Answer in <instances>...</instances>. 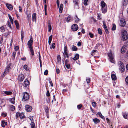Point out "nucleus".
Here are the masks:
<instances>
[{
	"label": "nucleus",
	"mask_w": 128,
	"mask_h": 128,
	"mask_svg": "<svg viewBox=\"0 0 128 128\" xmlns=\"http://www.w3.org/2000/svg\"><path fill=\"white\" fill-rule=\"evenodd\" d=\"M72 50L73 51H77L78 50V49L76 47L73 45L72 47L71 48Z\"/></svg>",
	"instance_id": "27"
},
{
	"label": "nucleus",
	"mask_w": 128,
	"mask_h": 128,
	"mask_svg": "<svg viewBox=\"0 0 128 128\" xmlns=\"http://www.w3.org/2000/svg\"><path fill=\"white\" fill-rule=\"evenodd\" d=\"M111 77L113 80H115L116 79V76L115 74H112Z\"/></svg>",
	"instance_id": "20"
},
{
	"label": "nucleus",
	"mask_w": 128,
	"mask_h": 128,
	"mask_svg": "<svg viewBox=\"0 0 128 128\" xmlns=\"http://www.w3.org/2000/svg\"><path fill=\"white\" fill-rule=\"evenodd\" d=\"M103 25L104 26V29H106L107 28L106 26V22L105 21H104L103 22Z\"/></svg>",
	"instance_id": "43"
},
{
	"label": "nucleus",
	"mask_w": 128,
	"mask_h": 128,
	"mask_svg": "<svg viewBox=\"0 0 128 128\" xmlns=\"http://www.w3.org/2000/svg\"><path fill=\"white\" fill-rule=\"evenodd\" d=\"M93 121L95 124H97L100 122V120L97 118H96L93 119Z\"/></svg>",
	"instance_id": "16"
},
{
	"label": "nucleus",
	"mask_w": 128,
	"mask_h": 128,
	"mask_svg": "<svg viewBox=\"0 0 128 128\" xmlns=\"http://www.w3.org/2000/svg\"><path fill=\"white\" fill-rule=\"evenodd\" d=\"M126 52V50L125 49V46H124L122 49L121 50V52L122 54H124Z\"/></svg>",
	"instance_id": "32"
},
{
	"label": "nucleus",
	"mask_w": 128,
	"mask_h": 128,
	"mask_svg": "<svg viewBox=\"0 0 128 128\" xmlns=\"http://www.w3.org/2000/svg\"><path fill=\"white\" fill-rule=\"evenodd\" d=\"M21 40L22 41H23L24 38V32L23 30H22L21 33Z\"/></svg>",
	"instance_id": "24"
},
{
	"label": "nucleus",
	"mask_w": 128,
	"mask_h": 128,
	"mask_svg": "<svg viewBox=\"0 0 128 128\" xmlns=\"http://www.w3.org/2000/svg\"><path fill=\"white\" fill-rule=\"evenodd\" d=\"M89 0H84V4L85 6H87L88 4V2Z\"/></svg>",
	"instance_id": "37"
},
{
	"label": "nucleus",
	"mask_w": 128,
	"mask_h": 128,
	"mask_svg": "<svg viewBox=\"0 0 128 128\" xmlns=\"http://www.w3.org/2000/svg\"><path fill=\"white\" fill-rule=\"evenodd\" d=\"M26 108L27 111L28 112H31L32 110V107L28 105H26Z\"/></svg>",
	"instance_id": "9"
},
{
	"label": "nucleus",
	"mask_w": 128,
	"mask_h": 128,
	"mask_svg": "<svg viewBox=\"0 0 128 128\" xmlns=\"http://www.w3.org/2000/svg\"><path fill=\"white\" fill-rule=\"evenodd\" d=\"M65 65L66 68L68 69H69L70 68V64H68L66 65Z\"/></svg>",
	"instance_id": "53"
},
{
	"label": "nucleus",
	"mask_w": 128,
	"mask_h": 128,
	"mask_svg": "<svg viewBox=\"0 0 128 128\" xmlns=\"http://www.w3.org/2000/svg\"><path fill=\"white\" fill-rule=\"evenodd\" d=\"M46 95L48 96H50V94L48 90V91L47 92Z\"/></svg>",
	"instance_id": "55"
},
{
	"label": "nucleus",
	"mask_w": 128,
	"mask_h": 128,
	"mask_svg": "<svg viewBox=\"0 0 128 128\" xmlns=\"http://www.w3.org/2000/svg\"><path fill=\"white\" fill-rule=\"evenodd\" d=\"M0 30L1 32H4L5 30V28L4 26L0 27Z\"/></svg>",
	"instance_id": "34"
},
{
	"label": "nucleus",
	"mask_w": 128,
	"mask_h": 128,
	"mask_svg": "<svg viewBox=\"0 0 128 128\" xmlns=\"http://www.w3.org/2000/svg\"><path fill=\"white\" fill-rule=\"evenodd\" d=\"M120 24L121 26L122 27H124L126 24V21L123 18L121 19L120 20Z\"/></svg>",
	"instance_id": "7"
},
{
	"label": "nucleus",
	"mask_w": 128,
	"mask_h": 128,
	"mask_svg": "<svg viewBox=\"0 0 128 128\" xmlns=\"http://www.w3.org/2000/svg\"><path fill=\"white\" fill-rule=\"evenodd\" d=\"M72 30L74 31H76L78 29V27L76 24H74L71 27Z\"/></svg>",
	"instance_id": "8"
},
{
	"label": "nucleus",
	"mask_w": 128,
	"mask_h": 128,
	"mask_svg": "<svg viewBox=\"0 0 128 128\" xmlns=\"http://www.w3.org/2000/svg\"><path fill=\"white\" fill-rule=\"evenodd\" d=\"M16 53L15 52H14L12 54V59L13 60H14V59L16 55Z\"/></svg>",
	"instance_id": "42"
},
{
	"label": "nucleus",
	"mask_w": 128,
	"mask_h": 128,
	"mask_svg": "<svg viewBox=\"0 0 128 128\" xmlns=\"http://www.w3.org/2000/svg\"><path fill=\"white\" fill-rule=\"evenodd\" d=\"M98 33L100 35H102V30L101 29L99 28L98 30Z\"/></svg>",
	"instance_id": "44"
},
{
	"label": "nucleus",
	"mask_w": 128,
	"mask_h": 128,
	"mask_svg": "<svg viewBox=\"0 0 128 128\" xmlns=\"http://www.w3.org/2000/svg\"><path fill=\"white\" fill-rule=\"evenodd\" d=\"M15 98H12L10 99L9 100L10 101L12 104H15Z\"/></svg>",
	"instance_id": "23"
},
{
	"label": "nucleus",
	"mask_w": 128,
	"mask_h": 128,
	"mask_svg": "<svg viewBox=\"0 0 128 128\" xmlns=\"http://www.w3.org/2000/svg\"><path fill=\"white\" fill-rule=\"evenodd\" d=\"M72 18L71 17V16H68V18L66 20L67 22H69L70 21H72Z\"/></svg>",
	"instance_id": "28"
},
{
	"label": "nucleus",
	"mask_w": 128,
	"mask_h": 128,
	"mask_svg": "<svg viewBox=\"0 0 128 128\" xmlns=\"http://www.w3.org/2000/svg\"><path fill=\"white\" fill-rule=\"evenodd\" d=\"M12 64H10L6 67V72H8L9 70L11 69Z\"/></svg>",
	"instance_id": "12"
},
{
	"label": "nucleus",
	"mask_w": 128,
	"mask_h": 128,
	"mask_svg": "<svg viewBox=\"0 0 128 128\" xmlns=\"http://www.w3.org/2000/svg\"><path fill=\"white\" fill-rule=\"evenodd\" d=\"M52 35L50 36L49 38V41H52Z\"/></svg>",
	"instance_id": "61"
},
{
	"label": "nucleus",
	"mask_w": 128,
	"mask_h": 128,
	"mask_svg": "<svg viewBox=\"0 0 128 128\" xmlns=\"http://www.w3.org/2000/svg\"><path fill=\"white\" fill-rule=\"evenodd\" d=\"M19 48L18 46H15L14 49L16 50V51H17L19 49Z\"/></svg>",
	"instance_id": "56"
},
{
	"label": "nucleus",
	"mask_w": 128,
	"mask_h": 128,
	"mask_svg": "<svg viewBox=\"0 0 128 128\" xmlns=\"http://www.w3.org/2000/svg\"><path fill=\"white\" fill-rule=\"evenodd\" d=\"M36 14L35 13H34L32 15V21L33 22H36Z\"/></svg>",
	"instance_id": "15"
},
{
	"label": "nucleus",
	"mask_w": 128,
	"mask_h": 128,
	"mask_svg": "<svg viewBox=\"0 0 128 128\" xmlns=\"http://www.w3.org/2000/svg\"><path fill=\"white\" fill-rule=\"evenodd\" d=\"M97 52V51L96 50H94L92 51V52L91 53V54L92 56H93L94 54V53L95 52Z\"/></svg>",
	"instance_id": "51"
},
{
	"label": "nucleus",
	"mask_w": 128,
	"mask_h": 128,
	"mask_svg": "<svg viewBox=\"0 0 128 128\" xmlns=\"http://www.w3.org/2000/svg\"><path fill=\"white\" fill-rule=\"evenodd\" d=\"M118 65L119 67V69L122 72H124L125 70L124 66L122 62L120 61L118 62Z\"/></svg>",
	"instance_id": "3"
},
{
	"label": "nucleus",
	"mask_w": 128,
	"mask_h": 128,
	"mask_svg": "<svg viewBox=\"0 0 128 128\" xmlns=\"http://www.w3.org/2000/svg\"><path fill=\"white\" fill-rule=\"evenodd\" d=\"M48 32H51L52 29V26L50 24V23H49L48 24Z\"/></svg>",
	"instance_id": "25"
},
{
	"label": "nucleus",
	"mask_w": 128,
	"mask_h": 128,
	"mask_svg": "<svg viewBox=\"0 0 128 128\" xmlns=\"http://www.w3.org/2000/svg\"><path fill=\"white\" fill-rule=\"evenodd\" d=\"M89 35L90 36V38H92L94 37V35L93 34H92L91 32H89Z\"/></svg>",
	"instance_id": "47"
},
{
	"label": "nucleus",
	"mask_w": 128,
	"mask_h": 128,
	"mask_svg": "<svg viewBox=\"0 0 128 128\" xmlns=\"http://www.w3.org/2000/svg\"><path fill=\"white\" fill-rule=\"evenodd\" d=\"M24 78V76L22 75H20L19 76V80L20 82L22 81Z\"/></svg>",
	"instance_id": "13"
},
{
	"label": "nucleus",
	"mask_w": 128,
	"mask_h": 128,
	"mask_svg": "<svg viewBox=\"0 0 128 128\" xmlns=\"http://www.w3.org/2000/svg\"><path fill=\"white\" fill-rule=\"evenodd\" d=\"M97 116H99L100 118L102 119L104 118V117L102 115V114L100 112H98L97 114Z\"/></svg>",
	"instance_id": "29"
},
{
	"label": "nucleus",
	"mask_w": 128,
	"mask_h": 128,
	"mask_svg": "<svg viewBox=\"0 0 128 128\" xmlns=\"http://www.w3.org/2000/svg\"><path fill=\"white\" fill-rule=\"evenodd\" d=\"M10 107L11 110L12 111L14 110L15 108V106L13 105H10Z\"/></svg>",
	"instance_id": "38"
},
{
	"label": "nucleus",
	"mask_w": 128,
	"mask_h": 128,
	"mask_svg": "<svg viewBox=\"0 0 128 128\" xmlns=\"http://www.w3.org/2000/svg\"><path fill=\"white\" fill-rule=\"evenodd\" d=\"M14 23L16 25L17 28L18 29H19V25L18 21L17 20L15 21Z\"/></svg>",
	"instance_id": "26"
},
{
	"label": "nucleus",
	"mask_w": 128,
	"mask_h": 128,
	"mask_svg": "<svg viewBox=\"0 0 128 128\" xmlns=\"http://www.w3.org/2000/svg\"><path fill=\"white\" fill-rule=\"evenodd\" d=\"M92 106H93L95 108L96 106V102H93L92 104Z\"/></svg>",
	"instance_id": "49"
},
{
	"label": "nucleus",
	"mask_w": 128,
	"mask_h": 128,
	"mask_svg": "<svg viewBox=\"0 0 128 128\" xmlns=\"http://www.w3.org/2000/svg\"><path fill=\"white\" fill-rule=\"evenodd\" d=\"M48 70H46L44 72V74L45 75H47L48 74Z\"/></svg>",
	"instance_id": "52"
},
{
	"label": "nucleus",
	"mask_w": 128,
	"mask_h": 128,
	"mask_svg": "<svg viewBox=\"0 0 128 128\" xmlns=\"http://www.w3.org/2000/svg\"><path fill=\"white\" fill-rule=\"evenodd\" d=\"M27 17L29 19L31 17V14L30 13H28L27 14Z\"/></svg>",
	"instance_id": "50"
},
{
	"label": "nucleus",
	"mask_w": 128,
	"mask_h": 128,
	"mask_svg": "<svg viewBox=\"0 0 128 128\" xmlns=\"http://www.w3.org/2000/svg\"><path fill=\"white\" fill-rule=\"evenodd\" d=\"M122 37L123 39V40H126L128 38V35H124V37Z\"/></svg>",
	"instance_id": "36"
},
{
	"label": "nucleus",
	"mask_w": 128,
	"mask_h": 128,
	"mask_svg": "<svg viewBox=\"0 0 128 128\" xmlns=\"http://www.w3.org/2000/svg\"><path fill=\"white\" fill-rule=\"evenodd\" d=\"M24 114L23 113H20L17 112L16 114V118L18 119L20 118L21 119H23L25 118Z\"/></svg>",
	"instance_id": "4"
},
{
	"label": "nucleus",
	"mask_w": 128,
	"mask_h": 128,
	"mask_svg": "<svg viewBox=\"0 0 128 128\" xmlns=\"http://www.w3.org/2000/svg\"><path fill=\"white\" fill-rule=\"evenodd\" d=\"M41 58V57L40 56V54H39V59L40 62V66H41V67L42 66V61L41 60V59H40Z\"/></svg>",
	"instance_id": "48"
},
{
	"label": "nucleus",
	"mask_w": 128,
	"mask_h": 128,
	"mask_svg": "<svg viewBox=\"0 0 128 128\" xmlns=\"http://www.w3.org/2000/svg\"><path fill=\"white\" fill-rule=\"evenodd\" d=\"M28 66L26 65H24V68L26 70H28Z\"/></svg>",
	"instance_id": "54"
},
{
	"label": "nucleus",
	"mask_w": 128,
	"mask_h": 128,
	"mask_svg": "<svg viewBox=\"0 0 128 128\" xmlns=\"http://www.w3.org/2000/svg\"><path fill=\"white\" fill-rule=\"evenodd\" d=\"M29 95L28 94L27 92H25L23 98V100L26 101L29 100Z\"/></svg>",
	"instance_id": "5"
},
{
	"label": "nucleus",
	"mask_w": 128,
	"mask_h": 128,
	"mask_svg": "<svg viewBox=\"0 0 128 128\" xmlns=\"http://www.w3.org/2000/svg\"><path fill=\"white\" fill-rule=\"evenodd\" d=\"M6 5L8 8L10 10H13V7L11 4H6Z\"/></svg>",
	"instance_id": "11"
},
{
	"label": "nucleus",
	"mask_w": 128,
	"mask_h": 128,
	"mask_svg": "<svg viewBox=\"0 0 128 128\" xmlns=\"http://www.w3.org/2000/svg\"><path fill=\"white\" fill-rule=\"evenodd\" d=\"M33 42L32 38V36L30 38V40L28 41V46L29 48H33Z\"/></svg>",
	"instance_id": "6"
},
{
	"label": "nucleus",
	"mask_w": 128,
	"mask_h": 128,
	"mask_svg": "<svg viewBox=\"0 0 128 128\" xmlns=\"http://www.w3.org/2000/svg\"><path fill=\"white\" fill-rule=\"evenodd\" d=\"M30 84L29 82L27 80H26L24 82L23 86L24 87L26 88L27 86H29Z\"/></svg>",
	"instance_id": "10"
},
{
	"label": "nucleus",
	"mask_w": 128,
	"mask_h": 128,
	"mask_svg": "<svg viewBox=\"0 0 128 128\" xmlns=\"http://www.w3.org/2000/svg\"><path fill=\"white\" fill-rule=\"evenodd\" d=\"M31 128H36L35 124L34 122H32L30 124Z\"/></svg>",
	"instance_id": "35"
},
{
	"label": "nucleus",
	"mask_w": 128,
	"mask_h": 128,
	"mask_svg": "<svg viewBox=\"0 0 128 128\" xmlns=\"http://www.w3.org/2000/svg\"><path fill=\"white\" fill-rule=\"evenodd\" d=\"M125 81L127 84H128V76L126 78Z\"/></svg>",
	"instance_id": "63"
},
{
	"label": "nucleus",
	"mask_w": 128,
	"mask_h": 128,
	"mask_svg": "<svg viewBox=\"0 0 128 128\" xmlns=\"http://www.w3.org/2000/svg\"><path fill=\"white\" fill-rule=\"evenodd\" d=\"M123 116L124 118L126 119L127 117L128 114L126 113H124L123 114Z\"/></svg>",
	"instance_id": "40"
},
{
	"label": "nucleus",
	"mask_w": 128,
	"mask_h": 128,
	"mask_svg": "<svg viewBox=\"0 0 128 128\" xmlns=\"http://www.w3.org/2000/svg\"><path fill=\"white\" fill-rule=\"evenodd\" d=\"M30 50V52L32 54V56H33L34 54V50L33 49V48H29Z\"/></svg>",
	"instance_id": "33"
},
{
	"label": "nucleus",
	"mask_w": 128,
	"mask_h": 128,
	"mask_svg": "<svg viewBox=\"0 0 128 128\" xmlns=\"http://www.w3.org/2000/svg\"><path fill=\"white\" fill-rule=\"evenodd\" d=\"M4 93L7 95H10L12 94V92H11L6 91L4 92Z\"/></svg>",
	"instance_id": "31"
},
{
	"label": "nucleus",
	"mask_w": 128,
	"mask_h": 128,
	"mask_svg": "<svg viewBox=\"0 0 128 128\" xmlns=\"http://www.w3.org/2000/svg\"><path fill=\"white\" fill-rule=\"evenodd\" d=\"M75 20V22L76 23H77L78 22L80 21V19L78 18L77 15L76 16V17L74 18Z\"/></svg>",
	"instance_id": "30"
},
{
	"label": "nucleus",
	"mask_w": 128,
	"mask_h": 128,
	"mask_svg": "<svg viewBox=\"0 0 128 128\" xmlns=\"http://www.w3.org/2000/svg\"><path fill=\"white\" fill-rule=\"evenodd\" d=\"M108 55L109 58L110 62L112 63L115 64V62L114 60V56L112 52H110L108 54Z\"/></svg>",
	"instance_id": "2"
},
{
	"label": "nucleus",
	"mask_w": 128,
	"mask_h": 128,
	"mask_svg": "<svg viewBox=\"0 0 128 128\" xmlns=\"http://www.w3.org/2000/svg\"><path fill=\"white\" fill-rule=\"evenodd\" d=\"M33 116H30L29 117V118L30 119V120H31V121L32 122H33L34 120L33 118Z\"/></svg>",
	"instance_id": "46"
},
{
	"label": "nucleus",
	"mask_w": 128,
	"mask_h": 128,
	"mask_svg": "<svg viewBox=\"0 0 128 128\" xmlns=\"http://www.w3.org/2000/svg\"><path fill=\"white\" fill-rule=\"evenodd\" d=\"M77 107L78 108L80 109L82 107V104L78 105V106Z\"/></svg>",
	"instance_id": "58"
},
{
	"label": "nucleus",
	"mask_w": 128,
	"mask_h": 128,
	"mask_svg": "<svg viewBox=\"0 0 128 128\" xmlns=\"http://www.w3.org/2000/svg\"><path fill=\"white\" fill-rule=\"evenodd\" d=\"M19 10L20 12H22V8L20 6H19Z\"/></svg>",
	"instance_id": "59"
},
{
	"label": "nucleus",
	"mask_w": 128,
	"mask_h": 128,
	"mask_svg": "<svg viewBox=\"0 0 128 128\" xmlns=\"http://www.w3.org/2000/svg\"><path fill=\"white\" fill-rule=\"evenodd\" d=\"M86 81L88 84L90 82V78H88L86 79Z\"/></svg>",
	"instance_id": "57"
},
{
	"label": "nucleus",
	"mask_w": 128,
	"mask_h": 128,
	"mask_svg": "<svg viewBox=\"0 0 128 128\" xmlns=\"http://www.w3.org/2000/svg\"><path fill=\"white\" fill-rule=\"evenodd\" d=\"M116 28V26L115 24H113L112 30H115Z\"/></svg>",
	"instance_id": "41"
},
{
	"label": "nucleus",
	"mask_w": 128,
	"mask_h": 128,
	"mask_svg": "<svg viewBox=\"0 0 128 128\" xmlns=\"http://www.w3.org/2000/svg\"><path fill=\"white\" fill-rule=\"evenodd\" d=\"M57 60L59 64H60L61 62V57L60 55H58L57 57Z\"/></svg>",
	"instance_id": "21"
},
{
	"label": "nucleus",
	"mask_w": 128,
	"mask_h": 128,
	"mask_svg": "<svg viewBox=\"0 0 128 128\" xmlns=\"http://www.w3.org/2000/svg\"><path fill=\"white\" fill-rule=\"evenodd\" d=\"M81 43L80 42H78L77 44L78 46H81Z\"/></svg>",
	"instance_id": "64"
},
{
	"label": "nucleus",
	"mask_w": 128,
	"mask_h": 128,
	"mask_svg": "<svg viewBox=\"0 0 128 128\" xmlns=\"http://www.w3.org/2000/svg\"><path fill=\"white\" fill-rule=\"evenodd\" d=\"M68 62H69V61H68V60H66L65 61V65H66L67 64H69Z\"/></svg>",
	"instance_id": "60"
},
{
	"label": "nucleus",
	"mask_w": 128,
	"mask_h": 128,
	"mask_svg": "<svg viewBox=\"0 0 128 128\" xmlns=\"http://www.w3.org/2000/svg\"><path fill=\"white\" fill-rule=\"evenodd\" d=\"M7 24H8L9 27L10 28H12V27L11 26L10 23V22H8V23Z\"/></svg>",
	"instance_id": "62"
},
{
	"label": "nucleus",
	"mask_w": 128,
	"mask_h": 128,
	"mask_svg": "<svg viewBox=\"0 0 128 128\" xmlns=\"http://www.w3.org/2000/svg\"><path fill=\"white\" fill-rule=\"evenodd\" d=\"M128 0H123L122 3L123 5L124 6H126L128 4Z\"/></svg>",
	"instance_id": "14"
},
{
	"label": "nucleus",
	"mask_w": 128,
	"mask_h": 128,
	"mask_svg": "<svg viewBox=\"0 0 128 128\" xmlns=\"http://www.w3.org/2000/svg\"><path fill=\"white\" fill-rule=\"evenodd\" d=\"M63 7V5L62 4H61L59 8V12L60 13H62V12Z\"/></svg>",
	"instance_id": "18"
},
{
	"label": "nucleus",
	"mask_w": 128,
	"mask_h": 128,
	"mask_svg": "<svg viewBox=\"0 0 128 128\" xmlns=\"http://www.w3.org/2000/svg\"><path fill=\"white\" fill-rule=\"evenodd\" d=\"M128 35L127 34L126 31L125 30H124L122 32V37H124V35Z\"/></svg>",
	"instance_id": "22"
},
{
	"label": "nucleus",
	"mask_w": 128,
	"mask_h": 128,
	"mask_svg": "<svg viewBox=\"0 0 128 128\" xmlns=\"http://www.w3.org/2000/svg\"><path fill=\"white\" fill-rule=\"evenodd\" d=\"M47 6L46 4H45L44 5V10L45 12V14L46 15H47Z\"/></svg>",
	"instance_id": "39"
},
{
	"label": "nucleus",
	"mask_w": 128,
	"mask_h": 128,
	"mask_svg": "<svg viewBox=\"0 0 128 128\" xmlns=\"http://www.w3.org/2000/svg\"><path fill=\"white\" fill-rule=\"evenodd\" d=\"M102 11L103 13H105L107 11V6L104 1H102L101 3Z\"/></svg>",
	"instance_id": "1"
},
{
	"label": "nucleus",
	"mask_w": 128,
	"mask_h": 128,
	"mask_svg": "<svg viewBox=\"0 0 128 128\" xmlns=\"http://www.w3.org/2000/svg\"><path fill=\"white\" fill-rule=\"evenodd\" d=\"M79 56L78 54H76L74 58H73V60H76L79 58Z\"/></svg>",
	"instance_id": "17"
},
{
	"label": "nucleus",
	"mask_w": 128,
	"mask_h": 128,
	"mask_svg": "<svg viewBox=\"0 0 128 128\" xmlns=\"http://www.w3.org/2000/svg\"><path fill=\"white\" fill-rule=\"evenodd\" d=\"M55 44L54 43L52 44V46L50 47V48L51 49L53 48L54 49L55 48V47L54 46V45H55Z\"/></svg>",
	"instance_id": "45"
},
{
	"label": "nucleus",
	"mask_w": 128,
	"mask_h": 128,
	"mask_svg": "<svg viewBox=\"0 0 128 128\" xmlns=\"http://www.w3.org/2000/svg\"><path fill=\"white\" fill-rule=\"evenodd\" d=\"M7 124V122H5L4 121H2V124L1 125L2 127L4 128L5 126Z\"/></svg>",
	"instance_id": "19"
}]
</instances>
